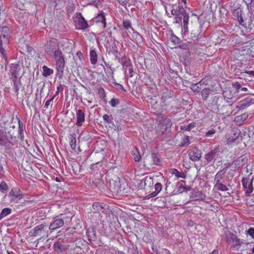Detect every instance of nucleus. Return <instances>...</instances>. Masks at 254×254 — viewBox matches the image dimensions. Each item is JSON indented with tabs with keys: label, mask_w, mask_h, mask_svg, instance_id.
Segmentation results:
<instances>
[{
	"label": "nucleus",
	"mask_w": 254,
	"mask_h": 254,
	"mask_svg": "<svg viewBox=\"0 0 254 254\" xmlns=\"http://www.w3.org/2000/svg\"><path fill=\"white\" fill-rule=\"evenodd\" d=\"M53 57L55 61L57 75L59 78H62L64 74V70L65 66V56L61 50L58 48Z\"/></svg>",
	"instance_id": "obj_1"
},
{
	"label": "nucleus",
	"mask_w": 254,
	"mask_h": 254,
	"mask_svg": "<svg viewBox=\"0 0 254 254\" xmlns=\"http://www.w3.org/2000/svg\"><path fill=\"white\" fill-rule=\"evenodd\" d=\"M171 14L175 16V23L179 24H182L185 20L189 19V14L186 12L183 6L181 4L174 5L171 9Z\"/></svg>",
	"instance_id": "obj_2"
},
{
	"label": "nucleus",
	"mask_w": 254,
	"mask_h": 254,
	"mask_svg": "<svg viewBox=\"0 0 254 254\" xmlns=\"http://www.w3.org/2000/svg\"><path fill=\"white\" fill-rule=\"evenodd\" d=\"M66 219H68L69 221H70L71 218L66 217L63 214H60L54 217L49 227L50 232H53L63 226L64 223V220Z\"/></svg>",
	"instance_id": "obj_3"
},
{
	"label": "nucleus",
	"mask_w": 254,
	"mask_h": 254,
	"mask_svg": "<svg viewBox=\"0 0 254 254\" xmlns=\"http://www.w3.org/2000/svg\"><path fill=\"white\" fill-rule=\"evenodd\" d=\"M225 137L228 144L233 143H238L242 138L241 130L236 127L232 128L226 134Z\"/></svg>",
	"instance_id": "obj_4"
},
{
	"label": "nucleus",
	"mask_w": 254,
	"mask_h": 254,
	"mask_svg": "<svg viewBox=\"0 0 254 254\" xmlns=\"http://www.w3.org/2000/svg\"><path fill=\"white\" fill-rule=\"evenodd\" d=\"M12 29L11 27L0 25V44H9Z\"/></svg>",
	"instance_id": "obj_5"
},
{
	"label": "nucleus",
	"mask_w": 254,
	"mask_h": 254,
	"mask_svg": "<svg viewBox=\"0 0 254 254\" xmlns=\"http://www.w3.org/2000/svg\"><path fill=\"white\" fill-rule=\"evenodd\" d=\"M47 228V224L45 223H42L31 230L29 232V235L31 237H40L41 238H44L45 236H48V232L46 231Z\"/></svg>",
	"instance_id": "obj_6"
},
{
	"label": "nucleus",
	"mask_w": 254,
	"mask_h": 254,
	"mask_svg": "<svg viewBox=\"0 0 254 254\" xmlns=\"http://www.w3.org/2000/svg\"><path fill=\"white\" fill-rule=\"evenodd\" d=\"M1 140L0 145L6 149H12L15 146H18L19 141L16 136H4L3 139Z\"/></svg>",
	"instance_id": "obj_7"
},
{
	"label": "nucleus",
	"mask_w": 254,
	"mask_h": 254,
	"mask_svg": "<svg viewBox=\"0 0 254 254\" xmlns=\"http://www.w3.org/2000/svg\"><path fill=\"white\" fill-rule=\"evenodd\" d=\"M250 174L248 177L243 178L242 180V184L244 189L246 190L245 194L246 196H250V194L253 191L254 188L253 186L254 176L250 180L249 178Z\"/></svg>",
	"instance_id": "obj_8"
},
{
	"label": "nucleus",
	"mask_w": 254,
	"mask_h": 254,
	"mask_svg": "<svg viewBox=\"0 0 254 254\" xmlns=\"http://www.w3.org/2000/svg\"><path fill=\"white\" fill-rule=\"evenodd\" d=\"M10 201L12 202L17 203L18 201L23 197V194L19 189L12 188L8 194Z\"/></svg>",
	"instance_id": "obj_9"
},
{
	"label": "nucleus",
	"mask_w": 254,
	"mask_h": 254,
	"mask_svg": "<svg viewBox=\"0 0 254 254\" xmlns=\"http://www.w3.org/2000/svg\"><path fill=\"white\" fill-rule=\"evenodd\" d=\"M58 47L57 40L51 39L47 42L45 45L44 49L45 51L50 56H52L54 54V53Z\"/></svg>",
	"instance_id": "obj_10"
},
{
	"label": "nucleus",
	"mask_w": 254,
	"mask_h": 254,
	"mask_svg": "<svg viewBox=\"0 0 254 254\" xmlns=\"http://www.w3.org/2000/svg\"><path fill=\"white\" fill-rule=\"evenodd\" d=\"M212 103L213 105L217 106L220 111L223 108L227 107L226 105L225 97L224 96H215L212 98Z\"/></svg>",
	"instance_id": "obj_11"
},
{
	"label": "nucleus",
	"mask_w": 254,
	"mask_h": 254,
	"mask_svg": "<svg viewBox=\"0 0 254 254\" xmlns=\"http://www.w3.org/2000/svg\"><path fill=\"white\" fill-rule=\"evenodd\" d=\"M243 13V11L240 7L234 9L233 10V15L234 19L237 20L239 22V24L242 25L244 27H246V19L245 20L243 19L242 16Z\"/></svg>",
	"instance_id": "obj_12"
},
{
	"label": "nucleus",
	"mask_w": 254,
	"mask_h": 254,
	"mask_svg": "<svg viewBox=\"0 0 254 254\" xmlns=\"http://www.w3.org/2000/svg\"><path fill=\"white\" fill-rule=\"evenodd\" d=\"M202 152L199 148L194 147L190 149L188 151V154L190 159L194 162L198 161L200 160L201 157Z\"/></svg>",
	"instance_id": "obj_13"
},
{
	"label": "nucleus",
	"mask_w": 254,
	"mask_h": 254,
	"mask_svg": "<svg viewBox=\"0 0 254 254\" xmlns=\"http://www.w3.org/2000/svg\"><path fill=\"white\" fill-rule=\"evenodd\" d=\"M229 236L233 243L231 248L234 250L238 251L240 246L244 244L243 241L232 233H230Z\"/></svg>",
	"instance_id": "obj_14"
},
{
	"label": "nucleus",
	"mask_w": 254,
	"mask_h": 254,
	"mask_svg": "<svg viewBox=\"0 0 254 254\" xmlns=\"http://www.w3.org/2000/svg\"><path fill=\"white\" fill-rule=\"evenodd\" d=\"M158 120L162 126L165 127V130L172 126V123L171 120L164 115L159 114L158 115Z\"/></svg>",
	"instance_id": "obj_15"
},
{
	"label": "nucleus",
	"mask_w": 254,
	"mask_h": 254,
	"mask_svg": "<svg viewBox=\"0 0 254 254\" xmlns=\"http://www.w3.org/2000/svg\"><path fill=\"white\" fill-rule=\"evenodd\" d=\"M220 152L219 146H216L213 150L205 155L204 158L208 162H211L219 155Z\"/></svg>",
	"instance_id": "obj_16"
},
{
	"label": "nucleus",
	"mask_w": 254,
	"mask_h": 254,
	"mask_svg": "<svg viewBox=\"0 0 254 254\" xmlns=\"http://www.w3.org/2000/svg\"><path fill=\"white\" fill-rule=\"evenodd\" d=\"M20 70L19 65L12 64L10 65L9 69L10 79H14L19 78V72Z\"/></svg>",
	"instance_id": "obj_17"
},
{
	"label": "nucleus",
	"mask_w": 254,
	"mask_h": 254,
	"mask_svg": "<svg viewBox=\"0 0 254 254\" xmlns=\"http://www.w3.org/2000/svg\"><path fill=\"white\" fill-rule=\"evenodd\" d=\"M206 197V195L197 189L192 190L190 193V197L195 200H204Z\"/></svg>",
	"instance_id": "obj_18"
},
{
	"label": "nucleus",
	"mask_w": 254,
	"mask_h": 254,
	"mask_svg": "<svg viewBox=\"0 0 254 254\" xmlns=\"http://www.w3.org/2000/svg\"><path fill=\"white\" fill-rule=\"evenodd\" d=\"M21 76L17 79H10L12 81L13 89L17 98L18 97L19 91L21 88H24L21 81Z\"/></svg>",
	"instance_id": "obj_19"
},
{
	"label": "nucleus",
	"mask_w": 254,
	"mask_h": 254,
	"mask_svg": "<svg viewBox=\"0 0 254 254\" xmlns=\"http://www.w3.org/2000/svg\"><path fill=\"white\" fill-rule=\"evenodd\" d=\"M248 158L245 155H243L238 157L233 162V164L235 166V168H240L243 167L248 162Z\"/></svg>",
	"instance_id": "obj_20"
},
{
	"label": "nucleus",
	"mask_w": 254,
	"mask_h": 254,
	"mask_svg": "<svg viewBox=\"0 0 254 254\" xmlns=\"http://www.w3.org/2000/svg\"><path fill=\"white\" fill-rule=\"evenodd\" d=\"M105 13L103 11L99 13L94 18V21L97 23H99L103 28L106 27Z\"/></svg>",
	"instance_id": "obj_21"
},
{
	"label": "nucleus",
	"mask_w": 254,
	"mask_h": 254,
	"mask_svg": "<svg viewBox=\"0 0 254 254\" xmlns=\"http://www.w3.org/2000/svg\"><path fill=\"white\" fill-rule=\"evenodd\" d=\"M152 164L151 166H162V162L160 155L155 152H152L150 155Z\"/></svg>",
	"instance_id": "obj_22"
},
{
	"label": "nucleus",
	"mask_w": 254,
	"mask_h": 254,
	"mask_svg": "<svg viewBox=\"0 0 254 254\" xmlns=\"http://www.w3.org/2000/svg\"><path fill=\"white\" fill-rule=\"evenodd\" d=\"M85 114L81 109L76 110V122L77 127H81L85 122Z\"/></svg>",
	"instance_id": "obj_23"
},
{
	"label": "nucleus",
	"mask_w": 254,
	"mask_h": 254,
	"mask_svg": "<svg viewBox=\"0 0 254 254\" xmlns=\"http://www.w3.org/2000/svg\"><path fill=\"white\" fill-rule=\"evenodd\" d=\"M108 206L107 205L100 202H94L92 205L93 208L95 212H102L105 213V211L108 208Z\"/></svg>",
	"instance_id": "obj_24"
},
{
	"label": "nucleus",
	"mask_w": 254,
	"mask_h": 254,
	"mask_svg": "<svg viewBox=\"0 0 254 254\" xmlns=\"http://www.w3.org/2000/svg\"><path fill=\"white\" fill-rule=\"evenodd\" d=\"M8 44H6L5 45L2 44H0V52L2 58L4 60L3 63L5 65V69L6 70L7 66L8 64V61L7 59V54L6 53V50L5 49L8 47Z\"/></svg>",
	"instance_id": "obj_25"
},
{
	"label": "nucleus",
	"mask_w": 254,
	"mask_h": 254,
	"mask_svg": "<svg viewBox=\"0 0 254 254\" xmlns=\"http://www.w3.org/2000/svg\"><path fill=\"white\" fill-rule=\"evenodd\" d=\"M108 186L110 190L115 192L118 191L120 188V183L119 180H111L109 182Z\"/></svg>",
	"instance_id": "obj_26"
},
{
	"label": "nucleus",
	"mask_w": 254,
	"mask_h": 254,
	"mask_svg": "<svg viewBox=\"0 0 254 254\" xmlns=\"http://www.w3.org/2000/svg\"><path fill=\"white\" fill-rule=\"evenodd\" d=\"M79 14L80 17L78 18L76 23V28L77 29H85L88 27V24L81 13Z\"/></svg>",
	"instance_id": "obj_27"
},
{
	"label": "nucleus",
	"mask_w": 254,
	"mask_h": 254,
	"mask_svg": "<svg viewBox=\"0 0 254 254\" xmlns=\"http://www.w3.org/2000/svg\"><path fill=\"white\" fill-rule=\"evenodd\" d=\"M227 171V168H224L222 170H219L217 174L215 175L214 182L215 184L220 182V181L222 180L225 176V174Z\"/></svg>",
	"instance_id": "obj_28"
},
{
	"label": "nucleus",
	"mask_w": 254,
	"mask_h": 254,
	"mask_svg": "<svg viewBox=\"0 0 254 254\" xmlns=\"http://www.w3.org/2000/svg\"><path fill=\"white\" fill-rule=\"evenodd\" d=\"M86 235L90 242L92 241H95L97 239L96 231L93 228L87 229L86 231Z\"/></svg>",
	"instance_id": "obj_29"
},
{
	"label": "nucleus",
	"mask_w": 254,
	"mask_h": 254,
	"mask_svg": "<svg viewBox=\"0 0 254 254\" xmlns=\"http://www.w3.org/2000/svg\"><path fill=\"white\" fill-rule=\"evenodd\" d=\"M246 27L252 29L254 27V11L250 13L249 18L246 19Z\"/></svg>",
	"instance_id": "obj_30"
},
{
	"label": "nucleus",
	"mask_w": 254,
	"mask_h": 254,
	"mask_svg": "<svg viewBox=\"0 0 254 254\" xmlns=\"http://www.w3.org/2000/svg\"><path fill=\"white\" fill-rule=\"evenodd\" d=\"M53 248L57 253L64 252L65 250L64 246L59 241H57L54 244Z\"/></svg>",
	"instance_id": "obj_31"
},
{
	"label": "nucleus",
	"mask_w": 254,
	"mask_h": 254,
	"mask_svg": "<svg viewBox=\"0 0 254 254\" xmlns=\"http://www.w3.org/2000/svg\"><path fill=\"white\" fill-rule=\"evenodd\" d=\"M119 62L121 63L124 68L126 67H131L132 66L130 60L129 58L124 56L119 60Z\"/></svg>",
	"instance_id": "obj_32"
},
{
	"label": "nucleus",
	"mask_w": 254,
	"mask_h": 254,
	"mask_svg": "<svg viewBox=\"0 0 254 254\" xmlns=\"http://www.w3.org/2000/svg\"><path fill=\"white\" fill-rule=\"evenodd\" d=\"M248 117V114L247 113H244L241 115L236 116L235 118V121L237 123V125H241Z\"/></svg>",
	"instance_id": "obj_33"
},
{
	"label": "nucleus",
	"mask_w": 254,
	"mask_h": 254,
	"mask_svg": "<svg viewBox=\"0 0 254 254\" xmlns=\"http://www.w3.org/2000/svg\"><path fill=\"white\" fill-rule=\"evenodd\" d=\"M211 91H212V90L209 87L204 88L202 89V90L200 92L202 99L203 101H206L208 96L210 94Z\"/></svg>",
	"instance_id": "obj_34"
},
{
	"label": "nucleus",
	"mask_w": 254,
	"mask_h": 254,
	"mask_svg": "<svg viewBox=\"0 0 254 254\" xmlns=\"http://www.w3.org/2000/svg\"><path fill=\"white\" fill-rule=\"evenodd\" d=\"M252 102V99L250 97H247L244 100H241L238 103V105L241 108H244L250 105Z\"/></svg>",
	"instance_id": "obj_35"
},
{
	"label": "nucleus",
	"mask_w": 254,
	"mask_h": 254,
	"mask_svg": "<svg viewBox=\"0 0 254 254\" xmlns=\"http://www.w3.org/2000/svg\"><path fill=\"white\" fill-rule=\"evenodd\" d=\"M90 62L92 64H96L97 61V55L95 50H91L90 52Z\"/></svg>",
	"instance_id": "obj_36"
},
{
	"label": "nucleus",
	"mask_w": 254,
	"mask_h": 254,
	"mask_svg": "<svg viewBox=\"0 0 254 254\" xmlns=\"http://www.w3.org/2000/svg\"><path fill=\"white\" fill-rule=\"evenodd\" d=\"M93 183L95 186L100 190L104 189L105 188V184L103 181L100 179H95Z\"/></svg>",
	"instance_id": "obj_37"
},
{
	"label": "nucleus",
	"mask_w": 254,
	"mask_h": 254,
	"mask_svg": "<svg viewBox=\"0 0 254 254\" xmlns=\"http://www.w3.org/2000/svg\"><path fill=\"white\" fill-rule=\"evenodd\" d=\"M54 72L53 69L49 68L46 65H44L43 66V75L44 77H48L51 74H52Z\"/></svg>",
	"instance_id": "obj_38"
},
{
	"label": "nucleus",
	"mask_w": 254,
	"mask_h": 254,
	"mask_svg": "<svg viewBox=\"0 0 254 254\" xmlns=\"http://www.w3.org/2000/svg\"><path fill=\"white\" fill-rule=\"evenodd\" d=\"M12 212V209L10 208H4L2 209L0 213V220L8 215L10 214Z\"/></svg>",
	"instance_id": "obj_39"
},
{
	"label": "nucleus",
	"mask_w": 254,
	"mask_h": 254,
	"mask_svg": "<svg viewBox=\"0 0 254 254\" xmlns=\"http://www.w3.org/2000/svg\"><path fill=\"white\" fill-rule=\"evenodd\" d=\"M172 174L175 175L177 178H181L183 179H185L186 178V175L185 173L181 172H180L176 169H172Z\"/></svg>",
	"instance_id": "obj_40"
},
{
	"label": "nucleus",
	"mask_w": 254,
	"mask_h": 254,
	"mask_svg": "<svg viewBox=\"0 0 254 254\" xmlns=\"http://www.w3.org/2000/svg\"><path fill=\"white\" fill-rule=\"evenodd\" d=\"M196 126L195 122H192L188 124L187 126H181V129L185 131H190L192 128Z\"/></svg>",
	"instance_id": "obj_41"
},
{
	"label": "nucleus",
	"mask_w": 254,
	"mask_h": 254,
	"mask_svg": "<svg viewBox=\"0 0 254 254\" xmlns=\"http://www.w3.org/2000/svg\"><path fill=\"white\" fill-rule=\"evenodd\" d=\"M200 85H199L197 83H193L190 86V89L193 91V92L195 93H198L200 92L201 91V87H200Z\"/></svg>",
	"instance_id": "obj_42"
},
{
	"label": "nucleus",
	"mask_w": 254,
	"mask_h": 254,
	"mask_svg": "<svg viewBox=\"0 0 254 254\" xmlns=\"http://www.w3.org/2000/svg\"><path fill=\"white\" fill-rule=\"evenodd\" d=\"M214 186L215 188H216L218 190L226 191L228 190V188L227 187V186L222 183H221L220 182L215 184Z\"/></svg>",
	"instance_id": "obj_43"
},
{
	"label": "nucleus",
	"mask_w": 254,
	"mask_h": 254,
	"mask_svg": "<svg viewBox=\"0 0 254 254\" xmlns=\"http://www.w3.org/2000/svg\"><path fill=\"white\" fill-rule=\"evenodd\" d=\"M190 144V141L189 140V136L186 135L185 136L181 142V144L179 145L181 147L187 146Z\"/></svg>",
	"instance_id": "obj_44"
},
{
	"label": "nucleus",
	"mask_w": 254,
	"mask_h": 254,
	"mask_svg": "<svg viewBox=\"0 0 254 254\" xmlns=\"http://www.w3.org/2000/svg\"><path fill=\"white\" fill-rule=\"evenodd\" d=\"M76 138L73 135H71L70 138L69 144L72 150H75L76 148Z\"/></svg>",
	"instance_id": "obj_45"
},
{
	"label": "nucleus",
	"mask_w": 254,
	"mask_h": 254,
	"mask_svg": "<svg viewBox=\"0 0 254 254\" xmlns=\"http://www.w3.org/2000/svg\"><path fill=\"white\" fill-rule=\"evenodd\" d=\"M232 87L236 90L235 92L239 93V90L241 89L242 84L238 82H233L232 84Z\"/></svg>",
	"instance_id": "obj_46"
},
{
	"label": "nucleus",
	"mask_w": 254,
	"mask_h": 254,
	"mask_svg": "<svg viewBox=\"0 0 254 254\" xmlns=\"http://www.w3.org/2000/svg\"><path fill=\"white\" fill-rule=\"evenodd\" d=\"M103 119L105 122L108 123V124H114L113 118H111L107 114H105L103 116Z\"/></svg>",
	"instance_id": "obj_47"
},
{
	"label": "nucleus",
	"mask_w": 254,
	"mask_h": 254,
	"mask_svg": "<svg viewBox=\"0 0 254 254\" xmlns=\"http://www.w3.org/2000/svg\"><path fill=\"white\" fill-rule=\"evenodd\" d=\"M16 119L18 124V132H24V126L23 123L17 117H16Z\"/></svg>",
	"instance_id": "obj_48"
},
{
	"label": "nucleus",
	"mask_w": 254,
	"mask_h": 254,
	"mask_svg": "<svg viewBox=\"0 0 254 254\" xmlns=\"http://www.w3.org/2000/svg\"><path fill=\"white\" fill-rule=\"evenodd\" d=\"M189 19L185 20L183 21V27H184V34H188L189 33V29H188V23H189Z\"/></svg>",
	"instance_id": "obj_49"
},
{
	"label": "nucleus",
	"mask_w": 254,
	"mask_h": 254,
	"mask_svg": "<svg viewBox=\"0 0 254 254\" xmlns=\"http://www.w3.org/2000/svg\"><path fill=\"white\" fill-rule=\"evenodd\" d=\"M171 41L176 45L180 43V39L176 35L172 34L171 37Z\"/></svg>",
	"instance_id": "obj_50"
},
{
	"label": "nucleus",
	"mask_w": 254,
	"mask_h": 254,
	"mask_svg": "<svg viewBox=\"0 0 254 254\" xmlns=\"http://www.w3.org/2000/svg\"><path fill=\"white\" fill-rule=\"evenodd\" d=\"M176 186L179 193H182L185 191L184 188L185 186H184L183 184L178 183Z\"/></svg>",
	"instance_id": "obj_51"
},
{
	"label": "nucleus",
	"mask_w": 254,
	"mask_h": 254,
	"mask_svg": "<svg viewBox=\"0 0 254 254\" xmlns=\"http://www.w3.org/2000/svg\"><path fill=\"white\" fill-rule=\"evenodd\" d=\"M120 103V101L118 98H113L109 101V103L113 107H116Z\"/></svg>",
	"instance_id": "obj_52"
},
{
	"label": "nucleus",
	"mask_w": 254,
	"mask_h": 254,
	"mask_svg": "<svg viewBox=\"0 0 254 254\" xmlns=\"http://www.w3.org/2000/svg\"><path fill=\"white\" fill-rule=\"evenodd\" d=\"M55 98V96H52L50 99H48L45 103L44 108L48 109V107L51 105V106L53 105V100Z\"/></svg>",
	"instance_id": "obj_53"
},
{
	"label": "nucleus",
	"mask_w": 254,
	"mask_h": 254,
	"mask_svg": "<svg viewBox=\"0 0 254 254\" xmlns=\"http://www.w3.org/2000/svg\"><path fill=\"white\" fill-rule=\"evenodd\" d=\"M133 156L134 157V159L136 162H139L141 159V156L139 153V152L136 150L135 152L133 153Z\"/></svg>",
	"instance_id": "obj_54"
},
{
	"label": "nucleus",
	"mask_w": 254,
	"mask_h": 254,
	"mask_svg": "<svg viewBox=\"0 0 254 254\" xmlns=\"http://www.w3.org/2000/svg\"><path fill=\"white\" fill-rule=\"evenodd\" d=\"M246 234L250 236L253 239H254V228L251 227L248 230L246 231Z\"/></svg>",
	"instance_id": "obj_55"
},
{
	"label": "nucleus",
	"mask_w": 254,
	"mask_h": 254,
	"mask_svg": "<svg viewBox=\"0 0 254 254\" xmlns=\"http://www.w3.org/2000/svg\"><path fill=\"white\" fill-rule=\"evenodd\" d=\"M8 189V186L4 181H1L0 184V190L1 191L7 190Z\"/></svg>",
	"instance_id": "obj_56"
},
{
	"label": "nucleus",
	"mask_w": 254,
	"mask_h": 254,
	"mask_svg": "<svg viewBox=\"0 0 254 254\" xmlns=\"http://www.w3.org/2000/svg\"><path fill=\"white\" fill-rule=\"evenodd\" d=\"M86 245L84 244V242L82 240L76 241L75 246L76 248H80V249H83V247L85 246Z\"/></svg>",
	"instance_id": "obj_57"
},
{
	"label": "nucleus",
	"mask_w": 254,
	"mask_h": 254,
	"mask_svg": "<svg viewBox=\"0 0 254 254\" xmlns=\"http://www.w3.org/2000/svg\"><path fill=\"white\" fill-rule=\"evenodd\" d=\"M123 26L126 29H128L131 28V22L128 20H124L123 22Z\"/></svg>",
	"instance_id": "obj_58"
},
{
	"label": "nucleus",
	"mask_w": 254,
	"mask_h": 254,
	"mask_svg": "<svg viewBox=\"0 0 254 254\" xmlns=\"http://www.w3.org/2000/svg\"><path fill=\"white\" fill-rule=\"evenodd\" d=\"M33 95H31V94H26V103H27V106L30 107V103H31V98H33Z\"/></svg>",
	"instance_id": "obj_59"
},
{
	"label": "nucleus",
	"mask_w": 254,
	"mask_h": 254,
	"mask_svg": "<svg viewBox=\"0 0 254 254\" xmlns=\"http://www.w3.org/2000/svg\"><path fill=\"white\" fill-rule=\"evenodd\" d=\"M154 188L155 190V191L159 193L162 190V185L160 183H157L154 186Z\"/></svg>",
	"instance_id": "obj_60"
},
{
	"label": "nucleus",
	"mask_w": 254,
	"mask_h": 254,
	"mask_svg": "<svg viewBox=\"0 0 254 254\" xmlns=\"http://www.w3.org/2000/svg\"><path fill=\"white\" fill-rule=\"evenodd\" d=\"M216 131L214 128H212L211 130L207 131L205 133L204 136L205 137H211L213 134H214L216 133Z\"/></svg>",
	"instance_id": "obj_61"
},
{
	"label": "nucleus",
	"mask_w": 254,
	"mask_h": 254,
	"mask_svg": "<svg viewBox=\"0 0 254 254\" xmlns=\"http://www.w3.org/2000/svg\"><path fill=\"white\" fill-rule=\"evenodd\" d=\"M49 1L51 4L53 5L55 7H56L58 4L61 1V0H45Z\"/></svg>",
	"instance_id": "obj_62"
},
{
	"label": "nucleus",
	"mask_w": 254,
	"mask_h": 254,
	"mask_svg": "<svg viewBox=\"0 0 254 254\" xmlns=\"http://www.w3.org/2000/svg\"><path fill=\"white\" fill-rule=\"evenodd\" d=\"M109 254H125V253L118 250H112L109 252Z\"/></svg>",
	"instance_id": "obj_63"
},
{
	"label": "nucleus",
	"mask_w": 254,
	"mask_h": 254,
	"mask_svg": "<svg viewBox=\"0 0 254 254\" xmlns=\"http://www.w3.org/2000/svg\"><path fill=\"white\" fill-rule=\"evenodd\" d=\"M4 171L1 163L0 162V178H1L4 175Z\"/></svg>",
	"instance_id": "obj_64"
}]
</instances>
